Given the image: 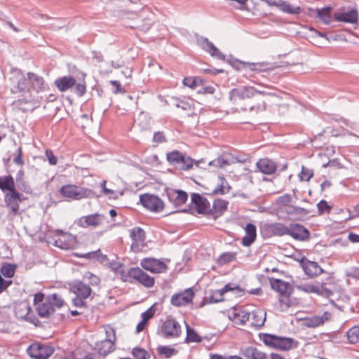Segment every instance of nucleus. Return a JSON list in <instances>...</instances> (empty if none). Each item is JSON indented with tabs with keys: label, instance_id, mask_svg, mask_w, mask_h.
Masks as SVG:
<instances>
[{
	"label": "nucleus",
	"instance_id": "obj_56",
	"mask_svg": "<svg viewBox=\"0 0 359 359\" xmlns=\"http://www.w3.org/2000/svg\"><path fill=\"white\" fill-rule=\"evenodd\" d=\"M104 330L107 336L106 339H111V341L114 342L116 340L114 329L111 326L107 325L104 327Z\"/></svg>",
	"mask_w": 359,
	"mask_h": 359
},
{
	"label": "nucleus",
	"instance_id": "obj_51",
	"mask_svg": "<svg viewBox=\"0 0 359 359\" xmlns=\"http://www.w3.org/2000/svg\"><path fill=\"white\" fill-rule=\"evenodd\" d=\"M290 214H298V215H306L308 214V211L301 207L297 206H289L288 210H287Z\"/></svg>",
	"mask_w": 359,
	"mask_h": 359
},
{
	"label": "nucleus",
	"instance_id": "obj_53",
	"mask_svg": "<svg viewBox=\"0 0 359 359\" xmlns=\"http://www.w3.org/2000/svg\"><path fill=\"white\" fill-rule=\"evenodd\" d=\"M10 322L6 318L0 317V332H7L10 329Z\"/></svg>",
	"mask_w": 359,
	"mask_h": 359
},
{
	"label": "nucleus",
	"instance_id": "obj_48",
	"mask_svg": "<svg viewBox=\"0 0 359 359\" xmlns=\"http://www.w3.org/2000/svg\"><path fill=\"white\" fill-rule=\"evenodd\" d=\"M313 170L303 165L302 167V171L299 174V177L301 181L308 182L313 177Z\"/></svg>",
	"mask_w": 359,
	"mask_h": 359
},
{
	"label": "nucleus",
	"instance_id": "obj_45",
	"mask_svg": "<svg viewBox=\"0 0 359 359\" xmlns=\"http://www.w3.org/2000/svg\"><path fill=\"white\" fill-rule=\"evenodd\" d=\"M157 351L160 355L164 356L166 358H168L177 353V350L175 348L165 346H158L157 348Z\"/></svg>",
	"mask_w": 359,
	"mask_h": 359
},
{
	"label": "nucleus",
	"instance_id": "obj_10",
	"mask_svg": "<svg viewBox=\"0 0 359 359\" xmlns=\"http://www.w3.org/2000/svg\"><path fill=\"white\" fill-rule=\"evenodd\" d=\"M140 201L145 208L152 212H161L164 208L163 201L154 194H145L141 195Z\"/></svg>",
	"mask_w": 359,
	"mask_h": 359
},
{
	"label": "nucleus",
	"instance_id": "obj_25",
	"mask_svg": "<svg viewBox=\"0 0 359 359\" xmlns=\"http://www.w3.org/2000/svg\"><path fill=\"white\" fill-rule=\"evenodd\" d=\"M236 162V158L232 156L231 154H224L222 156L210 161L209 165L217 168H224Z\"/></svg>",
	"mask_w": 359,
	"mask_h": 359
},
{
	"label": "nucleus",
	"instance_id": "obj_5",
	"mask_svg": "<svg viewBox=\"0 0 359 359\" xmlns=\"http://www.w3.org/2000/svg\"><path fill=\"white\" fill-rule=\"evenodd\" d=\"M166 158L170 164L180 170H187L193 166L194 160L177 150L168 153Z\"/></svg>",
	"mask_w": 359,
	"mask_h": 359
},
{
	"label": "nucleus",
	"instance_id": "obj_1",
	"mask_svg": "<svg viewBox=\"0 0 359 359\" xmlns=\"http://www.w3.org/2000/svg\"><path fill=\"white\" fill-rule=\"evenodd\" d=\"M34 304L41 318H49L53 315L55 308H61L63 306L64 300L57 294L45 297L43 293L39 292L34 295Z\"/></svg>",
	"mask_w": 359,
	"mask_h": 359
},
{
	"label": "nucleus",
	"instance_id": "obj_20",
	"mask_svg": "<svg viewBox=\"0 0 359 359\" xmlns=\"http://www.w3.org/2000/svg\"><path fill=\"white\" fill-rule=\"evenodd\" d=\"M334 18L339 22L355 24L358 22V13L355 9H351L344 12H337L334 13Z\"/></svg>",
	"mask_w": 359,
	"mask_h": 359
},
{
	"label": "nucleus",
	"instance_id": "obj_22",
	"mask_svg": "<svg viewBox=\"0 0 359 359\" xmlns=\"http://www.w3.org/2000/svg\"><path fill=\"white\" fill-rule=\"evenodd\" d=\"M331 314L328 312H325L322 316H313L309 318H306L303 321V325L306 327H316L324 324L325 321L330 320Z\"/></svg>",
	"mask_w": 359,
	"mask_h": 359
},
{
	"label": "nucleus",
	"instance_id": "obj_58",
	"mask_svg": "<svg viewBox=\"0 0 359 359\" xmlns=\"http://www.w3.org/2000/svg\"><path fill=\"white\" fill-rule=\"evenodd\" d=\"M317 206H318V211L320 212V213L329 212L330 210L331 209V207L330 205H328L327 203L324 200L320 201L317 204Z\"/></svg>",
	"mask_w": 359,
	"mask_h": 359
},
{
	"label": "nucleus",
	"instance_id": "obj_17",
	"mask_svg": "<svg viewBox=\"0 0 359 359\" xmlns=\"http://www.w3.org/2000/svg\"><path fill=\"white\" fill-rule=\"evenodd\" d=\"M228 292L240 293L241 290L239 286L233 283L226 284L221 290H216L214 294L210 297V302L211 303H217L223 301V295Z\"/></svg>",
	"mask_w": 359,
	"mask_h": 359
},
{
	"label": "nucleus",
	"instance_id": "obj_14",
	"mask_svg": "<svg viewBox=\"0 0 359 359\" xmlns=\"http://www.w3.org/2000/svg\"><path fill=\"white\" fill-rule=\"evenodd\" d=\"M140 265L144 269L152 273H162L166 269V265L164 262L154 258L143 259Z\"/></svg>",
	"mask_w": 359,
	"mask_h": 359
},
{
	"label": "nucleus",
	"instance_id": "obj_60",
	"mask_svg": "<svg viewBox=\"0 0 359 359\" xmlns=\"http://www.w3.org/2000/svg\"><path fill=\"white\" fill-rule=\"evenodd\" d=\"M46 156L49 161L50 165H56L57 163V158L53 155V153L50 150H47L46 152Z\"/></svg>",
	"mask_w": 359,
	"mask_h": 359
},
{
	"label": "nucleus",
	"instance_id": "obj_39",
	"mask_svg": "<svg viewBox=\"0 0 359 359\" xmlns=\"http://www.w3.org/2000/svg\"><path fill=\"white\" fill-rule=\"evenodd\" d=\"M250 318L251 312L245 309L239 310L237 313L234 314L235 321H238L242 325L245 324L248 321H250Z\"/></svg>",
	"mask_w": 359,
	"mask_h": 359
},
{
	"label": "nucleus",
	"instance_id": "obj_44",
	"mask_svg": "<svg viewBox=\"0 0 359 359\" xmlns=\"http://www.w3.org/2000/svg\"><path fill=\"white\" fill-rule=\"evenodd\" d=\"M297 289L307 293H321L323 290L322 287L315 286L313 285L304 284L297 286Z\"/></svg>",
	"mask_w": 359,
	"mask_h": 359
},
{
	"label": "nucleus",
	"instance_id": "obj_11",
	"mask_svg": "<svg viewBox=\"0 0 359 359\" xmlns=\"http://www.w3.org/2000/svg\"><path fill=\"white\" fill-rule=\"evenodd\" d=\"M53 348L38 343L32 344L27 348L29 355L35 359H47L53 353Z\"/></svg>",
	"mask_w": 359,
	"mask_h": 359
},
{
	"label": "nucleus",
	"instance_id": "obj_34",
	"mask_svg": "<svg viewBox=\"0 0 359 359\" xmlns=\"http://www.w3.org/2000/svg\"><path fill=\"white\" fill-rule=\"evenodd\" d=\"M267 3L269 5H274L277 7H278L281 11H283L285 13H290V14H298L301 11V8L299 6H292L290 4H287L284 1H280L278 3H271L270 1H267Z\"/></svg>",
	"mask_w": 359,
	"mask_h": 359
},
{
	"label": "nucleus",
	"instance_id": "obj_59",
	"mask_svg": "<svg viewBox=\"0 0 359 359\" xmlns=\"http://www.w3.org/2000/svg\"><path fill=\"white\" fill-rule=\"evenodd\" d=\"M291 196L289 194H285L278 198V203L280 205H286L291 201Z\"/></svg>",
	"mask_w": 359,
	"mask_h": 359
},
{
	"label": "nucleus",
	"instance_id": "obj_26",
	"mask_svg": "<svg viewBox=\"0 0 359 359\" xmlns=\"http://www.w3.org/2000/svg\"><path fill=\"white\" fill-rule=\"evenodd\" d=\"M245 235L242 239V244L244 246H250L255 240L257 236V228L256 226L249 223L245 228Z\"/></svg>",
	"mask_w": 359,
	"mask_h": 359
},
{
	"label": "nucleus",
	"instance_id": "obj_29",
	"mask_svg": "<svg viewBox=\"0 0 359 359\" xmlns=\"http://www.w3.org/2000/svg\"><path fill=\"white\" fill-rule=\"evenodd\" d=\"M169 200L175 205H181L187 201V194L182 190L172 191L168 194Z\"/></svg>",
	"mask_w": 359,
	"mask_h": 359
},
{
	"label": "nucleus",
	"instance_id": "obj_62",
	"mask_svg": "<svg viewBox=\"0 0 359 359\" xmlns=\"http://www.w3.org/2000/svg\"><path fill=\"white\" fill-rule=\"evenodd\" d=\"M73 304L76 307H81L85 306V302L83 298L76 297L72 299Z\"/></svg>",
	"mask_w": 359,
	"mask_h": 359
},
{
	"label": "nucleus",
	"instance_id": "obj_2",
	"mask_svg": "<svg viewBox=\"0 0 359 359\" xmlns=\"http://www.w3.org/2000/svg\"><path fill=\"white\" fill-rule=\"evenodd\" d=\"M257 95H275V94L271 92L259 90L252 86H245L231 90L229 92V98L234 105L245 111L247 110V104L243 103L244 101L255 97Z\"/></svg>",
	"mask_w": 359,
	"mask_h": 359
},
{
	"label": "nucleus",
	"instance_id": "obj_4",
	"mask_svg": "<svg viewBox=\"0 0 359 359\" xmlns=\"http://www.w3.org/2000/svg\"><path fill=\"white\" fill-rule=\"evenodd\" d=\"M8 79L11 82V91L13 93L29 90V79L25 78L20 69H12L9 74Z\"/></svg>",
	"mask_w": 359,
	"mask_h": 359
},
{
	"label": "nucleus",
	"instance_id": "obj_21",
	"mask_svg": "<svg viewBox=\"0 0 359 359\" xmlns=\"http://www.w3.org/2000/svg\"><path fill=\"white\" fill-rule=\"evenodd\" d=\"M297 240L304 241L309 238V231L302 225L294 224L289 227V234Z\"/></svg>",
	"mask_w": 359,
	"mask_h": 359
},
{
	"label": "nucleus",
	"instance_id": "obj_61",
	"mask_svg": "<svg viewBox=\"0 0 359 359\" xmlns=\"http://www.w3.org/2000/svg\"><path fill=\"white\" fill-rule=\"evenodd\" d=\"M154 141L157 143H161L165 141V136L163 133L157 132L154 135Z\"/></svg>",
	"mask_w": 359,
	"mask_h": 359
},
{
	"label": "nucleus",
	"instance_id": "obj_24",
	"mask_svg": "<svg viewBox=\"0 0 359 359\" xmlns=\"http://www.w3.org/2000/svg\"><path fill=\"white\" fill-rule=\"evenodd\" d=\"M302 264L305 273L311 277L318 276L323 272V269L315 262L303 260Z\"/></svg>",
	"mask_w": 359,
	"mask_h": 359
},
{
	"label": "nucleus",
	"instance_id": "obj_43",
	"mask_svg": "<svg viewBox=\"0 0 359 359\" xmlns=\"http://www.w3.org/2000/svg\"><path fill=\"white\" fill-rule=\"evenodd\" d=\"M347 339L350 344H356L359 341V327L354 326L349 329Z\"/></svg>",
	"mask_w": 359,
	"mask_h": 359
},
{
	"label": "nucleus",
	"instance_id": "obj_64",
	"mask_svg": "<svg viewBox=\"0 0 359 359\" xmlns=\"http://www.w3.org/2000/svg\"><path fill=\"white\" fill-rule=\"evenodd\" d=\"M348 240L352 243H359V235L353 233L352 232L348 233Z\"/></svg>",
	"mask_w": 359,
	"mask_h": 359
},
{
	"label": "nucleus",
	"instance_id": "obj_6",
	"mask_svg": "<svg viewBox=\"0 0 359 359\" xmlns=\"http://www.w3.org/2000/svg\"><path fill=\"white\" fill-rule=\"evenodd\" d=\"M263 342L269 346L274 347L282 351H288L293 347L294 339L288 337H280L276 335L265 334Z\"/></svg>",
	"mask_w": 359,
	"mask_h": 359
},
{
	"label": "nucleus",
	"instance_id": "obj_38",
	"mask_svg": "<svg viewBox=\"0 0 359 359\" xmlns=\"http://www.w3.org/2000/svg\"><path fill=\"white\" fill-rule=\"evenodd\" d=\"M247 109L256 113L263 111L266 109L265 102L262 99L255 98L254 101L249 102L247 105Z\"/></svg>",
	"mask_w": 359,
	"mask_h": 359
},
{
	"label": "nucleus",
	"instance_id": "obj_9",
	"mask_svg": "<svg viewBox=\"0 0 359 359\" xmlns=\"http://www.w3.org/2000/svg\"><path fill=\"white\" fill-rule=\"evenodd\" d=\"M54 245L62 249H73L76 245V238L69 233L58 231L53 237Z\"/></svg>",
	"mask_w": 359,
	"mask_h": 359
},
{
	"label": "nucleus",
	"instance_id": "obj_49",
	"mask_svg": "<svg viewBox=\"0 0 359 359\" xmlns=\"http://www.w3.org/2000/svg\"><path fill=\"white\" fill-rule=\"evenodd\" d=\"M1 274L8 278L13 276L15 273V266L11 264H6L1 268Z\"/></svg>",
	"mask_w": 359,
	"mask_h": 359
},
{
	"label": "nucleus",
	"instance_id": "obj_15",
	"mask_svg": "<svg viewBox=\"0 0 359 359\" xmlns=\"http://www.w3.org/2000/svg\"><path fill=\"white\" fill-rule=\"evenodd\" d=\"M104 220V216L100 214H93L80 217L76 221V224L81 227L88 228L100 226Z\"/></svg>",
	"mask_w": 359,
	"mask_h": 359
},
{
	"label": "nucleus",
	"instance_id": "obj_35",
	"mask_svg": "<svg viewBox=\"0 0 359 359\" xmlns=\"http://www.w3.org/2000/svg\"><path fill=\"white\" fill-rule=\"evenodd\" d=\"M271 285L273 290L283 295H286L288 293L290 285L283 280L279 279L272 280H271Z\"/></svg>",
	"mask_w": 359,
	"mask_h": 359
},
{
	"label": "nucleus",
	"instance_id": "obj_47",
	"mask_svg": "<svg viewBox=\"0 0 359 359\" xmlns=\"http://www.w3.org/2000/svg\"><path fill=\"white\" fill-rule=\"evenodd\" d=\"M187 341L188 342H199L201 341V337L197 333L187 325Z\"/></svg>",
	"mask_w": 359,
	"mask_h": 359
},
{
	"label": "nucleus",
	"instance_id": "obj_63",
	"mask_svg": "<svg viewBox=\"0 0 359 359\" xmlns=\"http://www.w3.org/2000/svg\"><path fill=\"white\" fill-rule=\"evenodd\" d=\"M111 85L116 87V90L114 91L116 93H124L125 90L123 88L121 87V84L117 81H111Z\"/></svg>",
	"mask_w": 359,
	"mask_h": 359
},
{
	"label": "nucleus",
	"instance_id": "obj_41",
	"mask_svg": "<svg viewBox=\"0 0 359 359\" xmlns=\"http://www.w3.org/2000/svg\"><path fill=\"white\" fill-rule=\"evenodd\" d=\"M330 7H325L317 9V15L325 24H329L330 22Z\"/></svg>",
	"mask_w": 359,
	"mask_h": 359
},
{
	"label": "nucleus",
	"instance_id": "obj_40",
	"mask_svg": "<svg viewBox=\"0 0 359 359\" xmlns=\"http://www.w3.org/2000/svg\"><path fill=\"white\" fill-rule=\"evenodd\" d=\"M271 231L278 236L289 234V227L280 223H276L271 225Z\"/></svg>",
	"mask_w": 359,
	"mask_h": 359
},
{
	"label": "nucleus",
	"instance_id": "obj_52",
	"mask_svg": "<svg viewBox=\"0 0 359 359\" xmlns=\"http://www.w3.org/2000/svg\"><path fill=\"white\" fill-rule=\"evenodd\" d=\"M74 93L79 97L83 96L86 91V85L85 82L75 84Z\"/></svg>",
	"mask_w": 359,
	"mask_h": 359
},
{
	"label": "nucleus",
	"instance_id": "obj_19",
	"mask_svg": "<svg viewBox=\"0 0 359 359\" xmlns=\"http://www.w3.org/2000/svg\"><path fill=\"white\" fill-rule=\"evenodd\" d=\"M20 201V194L18 191L6 193L5 195V203L13 215L18 212Z\"/></svg>",
	"mask_w": 359,
	"mask_h": 359
},
{
	"label": "nucleus",
	"instance_id": "obj_36",
	"mask_svg": "<svg viewBox=\"0 0 359 359\" xmlns=\"http://www.w3.org/2000/svg\"><path fill=\"white\" fill-rule=\"evenodd\" d=\"M28 79L36 91L43 90L45 88L44 81L41 76L29 72L28 73Z\"/></svg>",
	"mask_w": 359,
	"mask_h": 359
},
{
	"label": "nucleus",
	"instance_id": "obj_3",
	"mask_svg": "<svg viewBox=\"0 0 359 359\" xmlns=\"http://www.w3.org/2000/svg\"><path fill=\"white\" fill-rule=\"evenodd\" d=\"M60 194L64 198L70 200H79L83 198H92L94 192L89 189L81 187L74 184H66L60 189Z\"/></svg>",
	"mask_w": 359,
	"mask_h": 359
},
{
	"label": "nucleus",
	"instance_id": "obj_37",
	"mask_svg": "<svg viewBox=\"0 0 359 359\" xmlns=\"http://www.w3.org/2000/svg\"><path fill=\"white\" fill-rule=\"evenodd\" d=\"M97 348L101 355H107L114 350V342L111 339H104L97 344Z\"/></svg>",
	"mask_w": 359,
	"mask_h": 359
},
{
	"label": "nucleus",
	"instance_id": "obj_50",
	"mask_svg": "<svg viewBox=\"0 0 359 359\" xmlns=\"http://www.w3.org/2000/svg\"><path fill=\"white\" fill-rule=\"evenodd\" d=\"M234 258L231 253H224L218 258V263L221 265L230 262Z\"/></svg>",
	"mask_w": 359,
	"mask_h": 359
},
{
	"label": "nucleus",
	"instance_id": "obj_12",
	"mask_svg": "<svg viewBox=\"0 0 359 359\" xmlns=\"http://www.w3.org/2000/svg\"><path fill=\"white\" fill-rule=\"evenodd\" d=\"M194 294L191 288L186 289L182 292L174 294L171 297L170 303L177 307L185 306L192 302Z\"/></svg>",
	"mask_w": 359,
	"mask_h": 359
},
{
	"label": "nucleus",
	"instance_id": "obj_18",
	"mask_svg": "<svg viewBox=\"0 0 359 359\" xmlns=\"http://www.w3.org/2000/svg\"><path fill=\"white\" fill-rule=\"evenodd\" d=\"M70 289L72 292L77 295V297L83 299L88 298L91 294L90 287L80 280H75L70 284Z\"/></svg>",
	"mask_w": 359,
	"mask_h": 359
},
{
	"label": "nucleus",
	"instance_id": "obj_28",
	"mask_svg": "<svg viewBox=\"0 0 359 359\" xmlns=\"http://www.w3.org/2000/svg\"><path fill=\"white\" fill-rule=\"evenodd\" d=\"M201 46L203 50L208 52L212 56L215 57L219 60H224L225 55L207 39H203L201 41Z\"/></svg>",
	"mask_w": 359,
	"mask_h": 359
},
{
	"label": "nucleus",
	"instance_id": "obj_8",
	"mask_svg": "<svg viewBox=\"0 0 359 359\" xmlns=\"http://www.w3.org/2000/svg\"><path fill=\"white\" fill-rule=\"evenodd\" d=\"M161 333L167 339L179 337L182 333L180 323L174 318H167L161 325Z\"/></svg>",
	"mask_w": 359,
	"mask_h": 359
},
{
	"label": "nucleus",
	"instance_id": "obj_13",
	"mask_svg": "<svg viewBox=\"0 0 359 359\" xmlns=\"http://www.w3.org/2000/svg\"><path fill=\"white\" fill-rule=\"evenodd\" d=\"M31 309L27 303H21L15 308V313L18 318L25 319L37 326L39 320L32 315H30Z\"/></svg>",
	"mask_w": 359,
	"mask_h": 359
},
{
	"label": "nucleus",
	"instance_id": "obj_7",
	"mask_svg": "<svg viewBox=\"0 0 359 359\" xmlns=\"http://www.w3.org/2000/svg\"><path fill=\"white\" fill-rule=\"evenodd\" d=\"M121 275L124 281L127 280V277L132 278L147 288L153 287L155 283L154 277L149 276L138 267L128 269L127 275L125 276L123 273H121Z\"/></svg>",
	"mask_w": 359,
	"mask_h": 359
},
{
	"label": "nucleus",
	"instance_id": "obj_23",
	"mask_svg": "<svg viewBox=\"0 0 359 359\" xmlns=\"http://www.w3.org/2000/svg\"><path fill=\"white\" fill-rule=\"evenodd\" d=\"M256 165L259 170L266 175L273 174L277 168L275 162L269 158H262Z\"/></svg>",
	"mask_w": 359,
	"mask_h": 359
},
{
	"label": "nucleus",
	"instance_id": "obj_42",
	"mask_svg": "<svg viewBox=\"0 0 359 359\" xmlns=\"http://www.w3.org/2000/svg\"><path fill=\"white\" fill-rule=\"evenodd\" d=\"M227 205L228 202L224 200L217 199L213 203L214 213L221 215L226 210Z\"/></svg>",
	"mask_w": 359,
	"mask_h": 359
},
{
	"label": "nucleus",
	"instance_id": "obj_27",
	"mask_svg": "<svg viewBox=\"0 0 359 359\" xmlns=\"http://www.w3.org/2000/svg\"><path fill=\"white\" fill-rule=\"evenodd\" d=\"M55 85L61 92H65L76 84V80L71 76H62L54 81Z\"/></svg>",
	"mask_w": 359,
	"mask_h": 359
},
{
	"label": "nucleus",
	"instance_id": "obj_55",
	"mask_svg": "<svg viewBox=\"0 0 359 359\" xmlns=\"http://www.w3.org/2000/svg\"><path fill=\"white\" fill-rule=\"evenodd\" d=\"M183 83L184 85L191 88V89H195L198 86L197 80L196 79L191 77L184 78L183 79Z\"/></svg>",
	"mask_w": 359,
	"mask_h": 359
},
{
	"label": "nucleus",
	"instance_id": "obj_32",
	"mask_svg": "<svg viewBox=\"0 0 359 359\" xmlns=\"http://www.w3.org/2000/svg\"><path fill=\"white\" fill-rule=\"evenodd\" d=\"M0 189L3 191H8V193L17 191L15 188L13 177L11 175L3 176L0 177Z\"/></svg>",
	"mask_w": 359,
	"mask_h": 359
},
{
	"label": "nucleus",
	"instance_id": "obj_54",
	"mask_svg": "<svg viewBox=\"0 0 359 359\" xmlns=\"http://www.w3.org/2000/svg\"><path fill=\"white\" fill-rule=\"evenodd\" d=\"M154 309L152 307H150L146 311L142 313V320L147 323L149 320H150L154 316Z\"/></svg>",
	"mask_w": 359,
	"mask_h": 359
},
{
	"label": "nucleus",
	"instance_id": "obj_31",
	"mask_svg": "<svg viewBox=\"0 0 359 359\" xmlns=\"http://www.w3.org/2000/svg\"><path fill=\"white\" fill-rule=\"evenodd\" d=\"M266 320V313L257 309L251 312L250 323L255 327H262Z\"/></svg>",
	"mask_w": 359,
	"mask_h": 359
},
{
	"label": "nucleus",
	"instance_id": "obj_57",
	"mask_svg": "<svg viewBox=\"0 0 359 359\" xmlns=\"http://www.w3.org/2000/svg\"><path fill=\"white\" fill-rule=\"evenodd\" d=\"M86 278L89 280V283L92 285H97L100 283L99 278L97 276L93 275L89 272L86 273L84 276V279H86Z\"/></svg>",
	"mask_w": 359,
	"mask_h": 359
},
{
	"label": "nucleus",
	"instance_id": "obj_33",
	"mask_svg": "<svg viewBox=\"0 0 359 359\" xmlns=\"http://www.w3.org/2000/svg\"><path fill=\"white\" fill-rule=\"evenodd\" d=\"M243 354L248 359H266V354L264 352L259 351L257 348L250 346L245 348Z\"/></svg>",
	"mask_w": 359,
	"mask_h": 359
},
{
	"label": "nucleus",
	"instance_id": "obj_30",
	"mask_svg": "<svg viewBox=\"0 0 359 359\" xmlns=\"http://www.w3.org/2000/svg\"><path fill=\"white\" fill-rule=\"evenodd\" d=\"M130 236L133 241L131 245L132 248H134L135 246L138 247L141 243H143L145 240V233L140 227H135L132 229Z\"/></svg>",
	"mask_w": 359,
	"mask_h": 359
},
{
	"label": "nucleus",
	"instance_id": "obj_16",
	"mask_svg": "<svg viewBox=\"0 0 359 359\" xmlns=\"http://www.w3.org/2000/svg\"><path fill=\"white\" fill-rule=\"evenodd\" d=\"M191 200L199 214H205L210 211L209 201L201 194L193 193L191 196Z\"/></svg>",
	"mask_w": 359,
	"mask_h": 359
},
{
	"label": "nucleus",
	"instance_id": "obj_46",
	"mask_svg": "<svg viewBox=\"0 0 359 359\" xmlns=\"http://www.w3.org/2000/svg\"><path fill=\"white\" fill-rule=\"evenodd\" d=\"M133 355L136 359H149L150 354L144 348L136 347L133 350Z\"/></svg>",
	"mask_w": 359,
	"mask_h": 359
}]
</instances>
